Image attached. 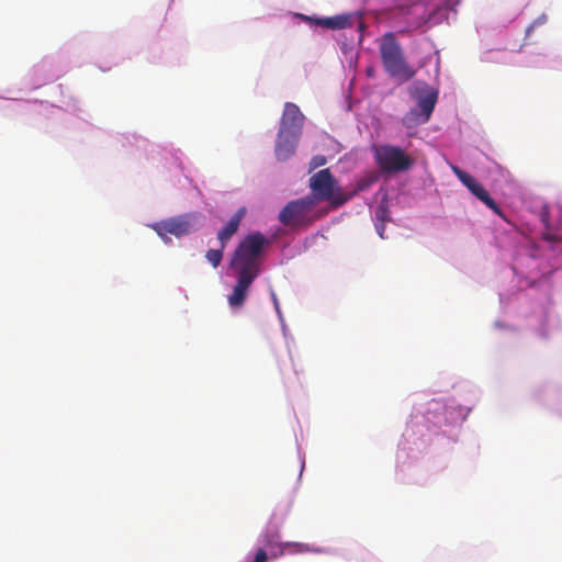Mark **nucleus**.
Returning <instances> with one entry per match:
<instances>
[{"label":"nucleus","mask_w":562,"mask_h":562,"mask_svg":"<svg viewBox=\"0 0 562 562\" xmlns=\"http://www.w3.org/2000/svg\"><path fill=\"white\" fill-rule=\"evenodd\" d=\"M269 239L259 232L247 235L234 251L231 268L237 281L233 292L228 295L232 307H241L247 299L248 290L260 273V257Z\"/></svg>","instance_id":"nucleus-1"},{"label":"nucleus","mask_w":562,"mask_h":562,"mask_svg":"<svg viewBox=\"0 0 562 562\" xmlns=\"http://www.w3.org/2000/svg\"><path fill=\"white\" fill-rule=\"evenodd\" d=\"M379 48L383 68L390 77L405 82L415 76V70L407 63L402 46L393 33L383 35Z\"/></svg>","instance_id":"nucleus-2"},{"label":"nucleus","mask_w":562,"mask_h":562,"mask_svg":"<svg viewBox=\"0 0 562 562\" xmlns=\"http://www.w3.org/2000/svg\"><path fill=\"white\" fill-rule=\"evenodd\" d=\"M315 198L308 195L289 202L280 212L279 221L292 228L307 227L318 218Z\"/></svg>","instance_id":"nucleus-3"},{"label":"nucleus","mask_w":562,"mask_h":562,"mask_svg":"<svg viewBox=\"0 0 562 562\" xmlns=\"http://www.w3.org/2000/svg\"><path fill=\"white\" fill-rule=\"evenodd\" d=\"M310 188L315 202L329 201L333 206L338 207L348 201L345 194H336L337 181L328 168L322 169L310 178Z\"/></svg>","instance_id":"nucleus-4"},{"label":"nucleus","mask_w":562,"mask_h":562,"mask_svg":"<svg viewBox=\"0 0 562 562\" xmlns=\"http://www.w3.org/2000/svg\"><path fill=\"white\" fill-rule=\"evenodd\" d=\"M153 229L165 241L170 240L168 235L182 237L198 229V216L194 213H184L155 223Z\"/></svg>","instance_id":"nucleus-5"},{"label":"nucleus","mask_w":562,"mask_h":562,"mask_svg":"<svg viewBox=\"0 0 562 562\" xmlns=\"http://www.w3.org/2000/svg\"><path fill=\"white\" fill-rule=\"evenodd\" d=\"M374 157L380 169L384 172L405 171L413 165V160L406 153L396 146H379L375 148Z\"/></svg>","instance_id":"nucleus-6"},{"label":"nucleus","mask_w":562,"mask_h":562,"mask_svg":"<svg viewBox=\"0 0 562 562\" xmlns=\"http://www.w3.org/2000/svg\"><path fill=\"white\" fill-rule=\"evenodd\" d=\"M438 100V92L432 88L425 86L417 90V108L412 109L406 115V120L415 124H424L429 121Z\"/></svg>","instance_id":"nucleus-7"},{"label":"nucleus","mask_w":562,"mask_h":562,"mask_svg":"<svg viewBox=\"0 0 562 562\" xmlns=\"http://www.w3.org/2000/svg\"><path fill=\"white\" fill-rule=\"evenodd\" d=\"M454 175L458 179L469 189V191L476 196L482 203H484L490 210H492L495 214L505 218V215L502 209L497 205V203L492 199L490 193L484 189V187L479 183L470 173L463 171L459 167H452Z\"/></svg>","instance_id":"nucleus-8"},{"label":"nucleus","mask_w":562,"mask_h":562,"mask_svg":"<svg viewBox=\"0 0 562 562\" xmlns=\"http://www.w3.org/2000/svg\"><path fill=\"white\" fill-rule=\"evenodd\" d=\"M304 115L300 111L299 106L292 102H286L284 104L283 114L280 121V132L292 133V134H302V128L304 124Z\"/></svg>","instance_id":"nucleus-9"},{"label":"nucleus","mask_w":562,"mask_h":562,"mask_svg":"<svg viewBox=\"0 0 562 562\" xmlns=\"http://www.w3.org/2000/svg\"><path fill=\"white\" fill-rule=\"evenodd\" d=\"M301 135L278 132L274 154L279 161H285L295 153Z\"/></svg>","instance_id":"nucleus-10"},{"label":"nucleus","mask_w":562,"mask_h":562,"mask_svg":"<svg viewBox=\"0 0 562 562\" xmlns=\"http://www.w3.org/2000/svg\"><path fill=\"white\" fill-rule=\"evenodd\" d=\"M448 4L439 5L434 9L431 12L423 14L413 21H411V26L414 29H420L425 25H437L448 19Z\"/></svg>","instance_id":"nucleus-11"},{"label":"nucleus","mask_w":562,"mask_h":562,"mask_svg":"<svg viewBox=\"0 0 562 562\" xmlns=\"http://www.w3.org/2000/svg\"><path fill=\"white\" fill-rule=\"evenodd\" d=\"M304 19L314 21L317 25L328 30H344L351 27L353 24V15L349 13L322 19L304 16Z\"/></svg>","instance_id":"nucleus-12"},{"label":"nucleus","mask_w":562,"mask_h":562,"mask_svg":"<svg viewBox=\"0 0 562 562\" xmlns=\"http://www.w3.org/2000/svg\"><path fill=\"white\" fill-rule=\"evenodd\" d=\"M244 210H239L234 214L228 223L218 232L217 238L222 248H225L229 239L236 234L239 227V223L243 218Z\"/></svg>","instance_id":"nucleus-13"},{"label":"nucleus","mask_w":562,"mask_h":562,"mask_svg":"<svg viewBox=\"0 0 562 562\" xmlns=\"http://www.w3.org/2000/svg\"><path fill=\"white\" fill-rule=\"evenodd\" d=\"M279 548L278 553H272V557L277 558L278 555L283 554H296V553H306L312 552L313 549L307 543L302 542H280L277 544Z\"/></svg>","instance_id":"nucleus-14"},{"label":"nucleus","mask_w":562,"mask_h":562,"mask_svg":"<svg viewBox=\"0 0 562 562\" xmlns=\"http://www.w3.org/2000/svg\"><path fill=\"white\" fill-rule=\"evenodd\" d=\"M225 248H222V245L217 249H210L205 254V258L207 261L214 267H218L223 259V251Z\"/></svg>","instance_id":"nucleus-15"},{"label":"nucleus","mask_w":562,"mask_h":562,"mask_svg":"<svg viewBox=\"0 0 562 562\" xmlns=\"http://www.w3.org/2000/svg\"><path fill=\"white\" fill-rule=\"evenodd\" d=\"M326 164V158L324 156H315L312 158L310 166L311 169H315Z\"/></svg>","instance_id":"nucleus-16"},{"label":"nucleus","mask_w":562,"mask_h":562,"mask_svg":"<svg viewBox=\"0 0 562 562\" xmlns=\"http://www.w3.org/2000/svg\"><path fill=\"white\" fill-rule=\"evenodd\" d=\"M375 180H376V177H370V178L361 179V180L358 182V189H359V190H364V189H367L371 183H373Z\"/></svg>","instance_id":"nucleus-17"},{"label":"nucleus","mask_w":562,"mask_h":562,"mask_svg":"<svg viewBox=\"0 0 562 562\" xmlns=\"http://www.w3.org/2000/svg\"><path fill=\"white\" fill-rule=\"evenodd\" d=\"M268 561V554L263 549H259L256 552L254 562H267Z\"/></svg>","instance_id":"nucleus-18"},{"label":"nucleus","mask_w":562,"mask_h":562,"mask_svg":"<svg viewBox=\"0 0 562 562\" xmlns=\"http://www.w3.org/2000/svg\"><path fill=\"white\" fill-rule=\"evenodd\" d=\"M375 215L382 222L386 221L387 220V210H386V207H384L382 205L379 206V209L375 212Z\"/></svg>","instance_id":"nucleus-19"},{"label":"nucleus","mask_w":562,"mask_h":562,"mask_svg":"<svg viewBox=\"0 0 562 562\" xmlns=\"http://www.w3.org/2000/svg\"><path fill=\"white\" fill-rule=\"evenodd\" d=\"M289 362H291V359L286 360V359H282L281 360V363H280V370H281V373L282 374H285L286 373V370L289 368Z\"/></svg>","instance_id":"nucleus-20"},{"label":"nucleus","mask_w":562,"mask_h":562,"mask_svg":"<svg viewBox=\"0 0 562 562\" xmlns=\"http://www.w3.org/2000/svg\"><path fill=\"white\" fill-rule=\"evenodd\" d=\"M263 542L267 547H273V541H272V538L269 537L268 535L265 536V539H263Z\"/></svg>","instance_id":"nucleus-21"},{"label":"nucleus","mask_w":562,"mask_h":562,"mask_svg":"<svg viewBox=\"0 0 562 562\" xmlns=\"http://www.w3.org/2000/svg\"><path fill=\"white\" fill-rule=\"evenodd\" d=\"M541 220L544 223L546 227H548V212L546 210L541 214Z\"/></svg>","instance_id":"nucleus-22"},{"label":"nucleus","mask_w":562,"mask_h":562,"mask_svg":"<svg viewBox=\"0 0 562 562\" xmlns=\"http://www.w3.org/2000/svg\"><path fill=\"white\" fill-rule=\"evenodd\" d=\"M376 229H378V233H379L380 237H381V238H384V236H383V232H384V226H383V224H382L381 226H378V227H376Z\"/></svg>","instance_id":"nucleus-23"}]
</instances>
